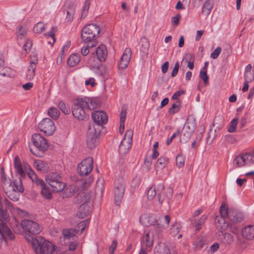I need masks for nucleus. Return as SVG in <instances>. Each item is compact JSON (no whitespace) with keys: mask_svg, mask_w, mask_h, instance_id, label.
Returning <instances> with one entry per match:
<instances>
[{"mask_svg":"<svg viewBox=\"0 0 254 254\" xmlns=\"http://www.w3.org/2000/svg\"><path fill=\"white\" fill-rule=\"evenodd\" d=\"M92 119L95 123L94 127H102L108 121V117L106 114L102 111H95L91 115Z\"/></svg>","mask_w":254,"mask_h":254,"instance_id":"ddd939ff","label":"nucleus"},{"mask_svg":"<svg viewBox=\"0 0 254 254\" xmlns=\"http://www.w3.org/2000/svg\"><path fill=\"white\" fill-rule=\"evenodd\" d=\"M84 44L81 49V54L83 56H87L89 53V49L95 47L97 45L89 43V42H82Z\"/></svg>","mask_w":254,"mask_h":254,"instance_id":"ea45409f","label":"nucleus"},{"mask_svg":"<svg viewBox=\"0 0 254 254\" xmlns=\"http://www.w3.org/2000/svg\"><path fill=\"white\" fill-rule=\"evenodd\" d=\"M93 168V159L91 157H88L78 164L77 171L80 176H86L92 171Z\"/></svg>","mask_w":254,"mask_h":254,"instance_id":"1a4fd4ad","label":"nucleus"},{"mask_svg":"<svg viewBox=\"0 0 254 254\" xmlns=\"http://www.w3.org/2000/svg\"><path fill=\"white\" fill-rule=\"evenodd\" d=\"M91 202L82 203L78 208L77 215L78 217L83 218L91 212Z\"/></svg>","mask_w":254,"mask_h":254,"instance_id":"dca6fc26","label":"nucleus"},{"mask_svg":"<svg viewBox=\"0 0 254 254\" xmlns=\"http://www.w3.org/2000/svg\"><path fill=\"white\" fill-rule=\"evenodd\" d=\"M90 195L89 194L84 192H81L77 195L75 201L76 203L80 204L83 203H89L90 202Z\"/></svg>","mask_w":254,"mask_h":254,"instance_id":"a878e982","label":"nucleus"},{"mask_svg":"<svg viewBox=\"0 0 254 254\" xmlns=\"http://www.w3.org/2000/svg\"><path fill=\"white\" fill-rule=\"evenodd\" d=\"M27 31L25 28H23L22 26H18V31L17 32V36H21L20 38H22V37L26 35Z\"/></svg>","mask_w":254,"mask_h":254,"instance_id":"0e129e2a","label":"nucleus"},{"mask_svg":"<svg viewBox=\"0 0 254 254\" xmlns=\"http://www.w3.org/2000/svg\"><path fill=\"white\" fill-rule=\"evenodd\" d=\"M127 110V106L126 105H124L122 108L121 112L120 113V122H125L126 119V116Z\"/></svg>","mask_w":254,"mask_h":254,"instance_id":"603ef678","label":"nucleus"},{"mask_svg":"<svg viewBox=\"0 0 254 254\" xmlns=\"http://www.w3.org/2000/svg\"><path fill=\"white\" fill-rule=\"evenodd\" d=\"M76 230L73 229H64L62 231V235L65 240H70L72 239L73 240H74V237H76L75 233Z\"/></svg>","mask_w":254,"mask_h":254,"instance_id":"2f4dec72","label":"nucleus"},{"mask_svg":"<svg viewBox=\"0 0 254 254\" xmlns=\"http://www.w3.org/2000/svg\"><path fill=\"white\" fill-rule=\"evenodd\" d=\"M225 218L217 216L215 219L216 226L220 231L226 230L229 227V223L226 222Z\"/></svg>","mask_w":254,"mask_h":254,"instance_id":"4be33fe9","label":"nucleus"},{"mask_svg":"<svg viewBox=\"0 0 254 254\" xmlns=\"http://www.w3.org/2000/svg\"><path fill=\"white\" fill-rule=\"evenodd\" d=\"M131 56V49L129 48H126L119 63L118 66L119 69H124L127 67Z\"/></svg>","mask_w":254,"mask_h":254,"instance_id":"4468645a","label":"nucleus"},{"mask_svg":"<svg viewBox=\"0 0 254 254\" xmlns=\"http://www.w3.org/2000/svg\"><path fill=\"white\" fill-rule=\"evenodd\" d=\"M48 184L52 188L53 190L56 192H61L65 187V184L63 183L62 180L48 183Z\"/></svg>","mask_w":254,"mask_h":254,"instance_id":"c85d7f7f","label":"nucleus"},{"mask_svg":"<svg viewBox=\"0 0 254 254\" xmlns=\"http://www.w3.org/2000/svg\"><path fill=\"white\" fill-rule=\"evenodd\" d=\"M48 115L54 120H57L59 118L60 112L55 107H51L48 111Z\"/></svg>","mask_w":254,"mask_h":254,"instance_id":"79ce46f5","label":"nucleus"},{"mask_svg":"<svg viewBox=\"0 0 254 254\" xmlns=\"http://www.w3.org/2000/svg\"><path fill=\"white\" fill-rule=\"evenodd\" d=\"M168 161V158L161 156L155 164L156 168L157 170H162L165 167V163Z\"/></svg>","mask_w":254,"mask_h":254,"instance_id":"a19ab883","label":"nucleus"},{"mask_svg":"<svg viewBox=\"0 0 254 254\" xmlns=\"http://www.w3.org/2000/svg\"><path fill=\"white\" fill-rule=\"evenodd\" d=\"M74 12V9L72 6L69 7L66 9L65 21L67 22L70 23L72 21Z\"/></svg>","mask_w":254,"mask_h":254,"instance_id":"09e8293b","label":"nucleus"},{"mask_svg":"<svg viewBox=\"0 0 254 254\" xmlns=\"http://www.w3.org/2000/svg\"><path fill=\"white\" fill-rule=\"evenodd\" d=\"M80 56L78 54H72L69 57L67 63L69 66L73 67L80 61Z\"/></svg>","mask_w":254,"mask_h":254,"instance_id":"7c9ffc66","label":"nucleus"},{"mask_svg":"<svg viewBox=\"0 0 254 254\" xmlns=\"http://www.w3.org/2000/svg\"><path fill=\"white\" fill-rule=\"evenodd\" d=\"M45 180L48 184L50 183H52L60 180H62V177L61 174L58 173L52 172L46 175Z\"/></svg>","mask_w":254,"mask_h":254,"instance_id":"cd10ccee","label":"nucleus"},{"mask_svg":"<svg viewBox=\"0 0 254 254\" xmlns=\"http://www.w3.org/2000/svg\"><path fill=\"white\" fill-rule=\"evenodd\" d=\"M97 106L98 103L94 99L88 97L77 98L73 105L72 113L76 119L83 121L88 117L85 112V109L92 110Z\"/></svg>","mask_w":254,"mask_h":254,"instance_id":"f257e3e1","label":"nucleus"},{"mask_svg":"<svg viewBox=\"0 0 254 254\" xmlns=\"http://www.w3.org/2000/svg\"><path fill=\"white\" fill-rule=\"evenodd\" d=\"M238 119L235 118L233 119L230 122L229 127L228 128V131L229 132H235L236 129V126L238 124Z\"/></svg>","mask_w":254,"mask_h":254,"instance_id":"3c124183","label":"nucleus"},{"mask_svg":"<svg viewBox=\"0 0 254 254\" xmlns=\"http://www.w3.org/2000/svg\"><path fill=\"white\" fill-rule=\"evenodd\" d=\"M58 107L61 111L65 115H69L70 113L69 107L63 101H60L58 104Z\"/></svg>","mask_w":254,"mask_h":254,"instance_id":"de8ad7c7","label":"nucleus"},{"mask_svg":"<svg viewBox=\"0 0 254 254\" xmlns=\"http://www.w3.org/2000/svg\"><path fill=\"white\" fill-rule=\"evenodd\" d=\"M254 162V155L251 153L241 154L235 157L234 164L237 167H240Z\"/></svg>","mask_w":254,"mask_h":254,"instance_id":"9d476101","label":"nucleus"},{"mask_svg":"<svg viewBox=\"0 0 254 254\" xmlns=\"http://www.w3.org/2000/svg\"><path fill=\"white\" fill-rule=\"evenodd\" d=\"M181 228L180 223L176 222L171 226L170 229V233L172 236L175 237L180 232Z\"/></svg>","mask_w":254,"mask_h":254,"instance_id":"37998d69","label":"nucleus"},{"mask_svg":"<svg viewBox=\"0 0 254 254\" xmlns=\"http://www.w3.org/2000/svg\"><path fill=\"white\" fill-rule=\"evenodd\" d=\"M41 194L46 199H50L52 197V194L46 184L45 187L41 188Z\"/></svg>","mask_w":254,"mask_h":254,"instance_id":"8fccbe9b","label":"nucleus"},{"mask_svg":"<svg viewBox=\"0 0 254 254\" xmlns=\"http://www.w3.org/2000/svg\"><path fill=\"white\" fill-rule=\"evenodd\" d=\"M213 7V3L210 0H206L203 4L202 13L205 16L208 15Z\"/></svg>","mask_w":254,"mask_h":254,"instance_id":"c9c22d12","label":"nucleus"},{"mask_svg":"<svg viewBox=\"0 0 254 254\" xmlns=\"http://www.w3.org/2000/svg\"><path fill=\"white\" fill-rule=\"evenodd\" d=\"M90 0H85L84 4L83 6V10L81 14L82 16H85L88 13V9L90 6Z\"/></svg>","mask_w":254,"mask_h":254,"instance_id":"bf43d9fd","label":"nucleus"},{"mask_svg":"<svg viewBox=\"0 0 254 254\" xmlns=\"http://www.w3.org/2000/svg\"><path fill=\"white\" fill-rule=\"evenodd\" d=\"M74 193L73 190L70 189H66L63 193V198H67L72 196Z\"/></svg>","mask_w":254,"mask_h":254,"instance_id":"338daca9","label":"nucleus"},{"mask_svg":"<svg viewBox=\"0 0 254 254\" xmlns=\"http://www.w3.org/2000/svg\"><path fill=\"white\" fill-rule=\"evenodd\" d=\"M12 70L8 67H4V60L3 55L0 54V75L3 77H10Z\"/></svg>","mask_w":254,"mask_h":254,"instance_id":"a211bd4d","label":"nucleus"},{"mask_svg":"<svg viewBox=\"0 0 254 254\" xmlns=\"http://www.w3.org/2000/svg\"><path fill=\"white\" fill-rule=\"evenodd\" d=\"M156 194V188L154 186H151L148 190L147 197L149 199H152Z\"/></svg>","mask_w":254,"mask_h":254,"instance_id":"5fc2aeb1","label":"nucleus"},{"mask_svg":"<svg viewBox=\"0 0 254 254\" xmlns=\"http://www.w3.org/2000/svg\"><path fill=\"white\" fill-rule=\"evenodd\" d=\"M192 134V133L183 127L181 132L180 133L181 142L183 143L187 142L190 138Z\"/></svg>","mask_w":254,"mask_h":254,"instance_id":"c756f323","label":"nucleus"},{"mask_svg":"<svg viewBox=\"0 0 254 254\" xmlns=\"http://www.w3.org/2000/svg\"><path fill=\"white\" fill-rule=\"evenodd\" d=\"M180 109V107L179 105H177L176 103H174L172 105V106L169 109L168 113L170 115H174L178 112Z\"/></svg>","mask_w":254,"mask_h":254,"instance_id":"4d7b16f0","label":"nucleus"},{"mask_svg":"<svg viewBox=\"0 0 254 254\" xmlns=\"http://www.w3.org/2000/svg\"><path fill=\"white\" fill-rule=\"evenodd\" d=\"M2 189L7 196L14 201H18L20 196L19 192H22L24 190L21 178L11 182L7 180L4 176H2Z\"/></svg>","mask_w":254,"mask_h":254,"instance_id":"f03ea898","label":"nucleus"},{"mask_svg":"<svg viewBox=\"0 0 254 254\" xmlns=\"http://www.w3.org/2000/svg\"><path fill=\"white\" fill-rule=\"evenodd\" d=\"M206 218V216L203 215L198 220H194L192 223V225L195 227L196 231H199L201 229V226L204 223Z\"/></svg>","mask_w":254,"mask_h":254,"instance_id":"58836bf2","label":"nucleus"},{"mask_svg":"<svg viewBox=\"0 0 254 254\" xmlns=\"http://www.w3.org/2000/svg\"><path fill=\"white\" fill-rule=\"evenodd\" d=\"M131 146V143L123 140L119 147V151L121 154H126Z\"/></svg>","mask_w":254,"mask_h":254,"instance_id":"473e14b6","label":"nucleus"},{"mask_svg":"<svg viewBox=\"0 0 254 254\" xmlns=\"http://www.w3.org/2000/svg\"><path fill=\"white\" fill-rule=\"evenodd\" d=\"M96 54L97 58L100 62L105 61L107 57V51L106 46L104 45L99 46L96 49Z\"/></svg>","mask_w":254,"mask_h":254,"instance_id":"412c9836","label":"nucleus"},{"mask_svg":"<svg viewBox=\"0 0 254 254\" xmlns=\"http://www.w3.org/2000/svg\"><path fill=\"white\" fill-rule=\"evenodd\" d=\"M220 217H222L224 218H227L229 217V209H228V207L226 206V204L224 202H223L220 208Z\"/></svg>","mask_w":254,"mask_h":254,"instance_id":"49530a36","label":"nucleus"},{"mask_svg":"<svg viewBox=\"0 0 254 254\" xmlns=\"http://www.w3.org/2000/svg\"><path fill=\"white\" fill-rule=\"evenodd\" d=\"M145 219L147 220V222L144 224L146 226L149 225H159V220L156 218V217L153 214H150L145 217Z\"/></svg>","mask_w":254,"mask_h":254,"instance_id":"4c0bfd02","label":"nucleus"},{"mask_svg":"<svg viewBox=\"0 0 254 254\" xmlns=\"http://www.w3.org/2000/svg\"><path fill=\"white\" fill-rule=\"evenodd\" d=\"M176 164L179 168L183 167L184 165L185 160L182 155H178L176 157Z\"/></svg>","mask_w":254,"mask_h":254,"instance_id":"e2e57ef3","label":"nucleus"},{"mask_svg":"<svg viewBox=\"0 0 254 254\" xmlns=\"http://www.w3.org/2000/svg\"><path fill=\"white\" fill-rule=\"evenodd\" d=\"M32 46V41L30 39H27L23 45V49L26 53L30 51Z\"/></svg>","mask_w":254,"mask_h":254,"instance_id":"052dcab7","label":"nucleus"},{"mask_svg":"<svg viewBox=\"0 0 254 254\" xmlns=\"http://www.w3.org/2000/svg\"><path fill=\"white\" fill-rule=\"evenodd\" d=\"M155 254H170L168 246L165 243L158 244L154 249Z\"/></svg>","mask_w":254,"mask_h":254,"instance_id":"bb28decb","label":"nucleus"},{"mask_svg":"<svg viewBox=\"0 0 254 254\" xmlns=\"http://www.w3.org/2000/svg\"><path fill=\"white\" fill-rule=\"evenodd\" d=\"M218 235L220 240L224 243L228 245L231 244L234 241L233 237L230 233L225 232L224 231H220Z\"/></svg>","mask_w":254,"mask_h":254,"instance_id":"b1692460","label":"nucleus"},{"mask_svg":"<svg viewBox=\"0 0 254 254\" xmlns=\"http://www.w3.org/2000/svg\"><path fill=\"white\" fill-rule=\"evenodd\" d=\"M164 219L165 222V225H162L161 224V222H159L160 223L159 225H154L155 226L154 227V230L153 231H154L156 232L157 234H159L161 231V229L168 227L170 221V217L169 215H165L164 216Z\"/></svg>","mask_w":254,"mask_h":254,"instance_id":"e433bc0d","label":"nucleus"},{"mask_svg":"<svg viewBox=\"0 0 254 254\" xmlns=\"http://www.w3.org/2000/svg\"><path fill=\"white\" fill-rule=\"evenodd\" d=\"M93 177L90 176L88 180H85L82 181V187L84 189L88 188L90 185V184L93 182Z\"/></svg>","mask_w":254,"mask_h":254,"instance_id":"774afa93","label":"nucleus"},{"mask_svg":"<svg viewBox=\"0 0 254 254\" xmlns=\"http://www.w3.org/2000/svg\"><path fill=\"white\" fill-rule=\"evenodd\" d=\"M245 81L252 82L254 79V74L252 71L245 72Z\"/></svg>","mask_w":254,"mask_h":254,"instance_id":"680f3d73","label":"nucleus"},{"mask_svg":"<svg viewBox=\"0 0 254 254\" xmlns=\"http://www.w3.org/2000/svg\"><path fill=\"white\" fill-rule=\"evenodd\" d=\"M152 231L150 230L149 232H145L141 238V243L142 245H145L147 247L150 248L153 246V232H152V236H150V233Z\"/></svg>","mask_w":254,"mask_h":254,"instance_id":"f3484780","label":"nucleus"},{"mask_svg":"<svg viewBox=\"0 0 254 254\" xmlns=\"http://www.w3.org/2000/svg\"><path fill=\"white\" fill-rule=\"evenodd\" d=\"M243 237L247 240H251L254 238V225H250L245 227L242 231Z\"/></svg>","mask_w":254,"mask_h":254,"instance_id":"6ab92c4d","label":"nucleus"},{"mask_svg":"<svg viewBox=\"0 0 254 254\" xmlns=\"http://www.w3.org/2000/svg\"><path fill=\"white\" fill-rule=\"evenodd\" d=\"M14 167L16 172L20 175L19 178L25 176V173L23 171L21 160L18 156H16L14 158Z\"/></svg>","mask_w":254,"mask_h":254,"instance_id":"5701e85b","label":"nucleus"},{"mask_svg":"<svg viewBox=\"0 0 254 254\" xmlns=\"http://www.w3.org/2000/svg\"><path fill=\"white\" fill-rule=\"evenodd\" d=\"M221 50L222 49L220 47L216 48V49L211 54V58L214 59L217 58L221 53Z\"/></svg>","mask_w":254,"mask_h":254,"instance_id":"69168bd1","label":"nucleus"},{"mask_svg":"<svg viewBox=\"0 0 254 254\" xmlns=\"http://www.w3.org/2000/svg\"><path fill=\"white\" fill-rule=\"evenodd\" d=\"M199 77L203 80L205 84H207L208 82V75L207 74V71L203 70H200L199 72Z\"/></svg>","mask_w":254,"mask_h":254,"instance_id":"6e6d98bb","label":"nucleus"},{"mask_svg":"<svg viewBox=\"0 0 254 254\" xmlns=\"http://www.w3.org/2000/svg\"><path fill=\"white\" fill-rule=\"evenodd\" d=\"M36 168L42 172H46L49 171V167L46 163L41 160H38L36 162Z\"/></svg>","mask_w":254,"mask_h":254,"instance_id":"c03bdc74","label":"nucleus"},{"mask_svg":"<svg viewBox=\"0 0 254 254\" xmlns=\"http://www.w3.org/2000/svg\"><path fill=\"white\" fill-rule=\"evenodd\" d=\"M159 186L162 190V191H160L157 195L159 203L161 204L169 203L173 196V189L170 187H168L166 190H164V186L163 184H160Z\"/></svg>","mask_w":254,"mask_h":254,"instance_id":"f8f14e48","label":"nucleus"},{"mask_svg":"<svg viewBox=\"0 0 254 254\" xmlns=\"http://www.w3.org/2000/svg\"><path fill=\"white\" fill-rule=\"evenodd\" d=\"M33 145L38 150V152H34L32 149H30L31 152L35 156L41 157L40 153H43L49 147L47 139L38 133H35L32 136Z\"/></svg>","mask_w":254,"mask_h":254,"instance_id":"39448f33","label":"nucleus"},{"mask_svg":"<svg viewBox=\"0 0 254 254\" xmlns=\"http://www.w3.org/2000/svg\"><path fill=\"white\" fill-rule=\"evenodd\" d=\"M32 247L37 254H51L55 251V246L40 236L32 238Z\"/></svg>","mask_w":254,"mask_h":254,"instance_id":"20e7f679","label":"nucleus"},{"mask_svg":"<svg viewBox=\"0 0 254 254\" xmlns=\"http://www.w3.org/2000/svg\"><path fill=\"white\" fill-rule=\"evenodd\" d=\"M114 198L116 205H119L124 195L126 185L122 179L117 180L115 182Z\"/></svg>","mask_w":254,"mask_h":254,"instance_id":"0eeeda50","label":"nucleus"},{"mask_svg":"<svg viewBox=\"0 0 254 254\" xmlns=\"http://www.w3.org/2000/svg\"><path fill=\"white\" fill-rule=\"evenodd\" d=\"M133 135V131L131 129H129L126 131L125 137L123 140L125 141L129 142L131 143L132 138Z\"/></svg>","mask_w":254,"mask_h":254,"instance_id":"13d9d810","label":"nucleus"},{"mask_svg":"<svg viewBox=\"0 0 254 254\" xmlns=\"http://www.w3.org/2000/svg\"><path fill=\"white\" fill-rule=\"evenodd\" d=\"M140 51L142 53V56H147L150 46L148 39L145 36H142L139 42Z\"/></svg>","mask_w":254,"mask_h":254,"instance_id":"aec40b11","label":"nucleus"},{"mask_svg":"<svg viewBox=\"0 0 254 254\" xmlns=\"http://www.w3.org/2000/svg\"><path fill=\"white\" fill-rule=\"evenodd\" d=\"M88 225V221L84 220L79 223L73 230H76V234H81Z\"/></svg>","mask_w":254,"mask_h":254,"instance_id":"a18cd8bd","label":"nucleus"},{"mask_svg":"<svg viewBox=\"0 0 254 254\" xmlns=\"http://www.w3.org/2000/svg\"><path fill=\"white\" fill-rule=\"evenodd\" d=\"M39 128L46 135H52L55 130L56 127L54 122L49 118L44 119L39 124Z\"/></svg>","mask_w":254,"mask_h":254,"instance_id":"9b49d317","label":"nucleus"},{"mask_svg":"<svg viewBox=\"0 0 254 254\" xmlns=\"http://www.w3.org/2000/svg\"><path fill=\"white\" fill-rule=\"evenodd\" d=\"M100 134V130H97L96 127L92 128L90 126L87 135V145L90 149L96 147L98 143V136Z\"/></svg>","mask_w":254,"mask_h":254,"instance_id":"6e6552de","label":"nucleus"},{"mask_svg":"<svg viewBox=\"0 0 254 254\" xmlns=\"http://www.w3.org/2000/svg\"><path fill=\"white\" fill-rule=\"evenodd\" d=\"M44 29L45 26L44 24L41 22H39L35 25L33 28V31L36 33H41Z\"/></svg>","mask_w":254,"mask_h":254,"instance_id":"864d4df0","label":"nucleus"},{"mask_svg":"<svg viewBox=\"0 0 254 254\" xmlns=\"http://www.w3.org/2000/svg\"><path fill=\"white\" fill-rule=\"evenodd\" d=\"M193 249L195 250H200L205 246V241L202 236L198 237L193 243Z\"/></svg>","mask_w":254,"mask_h":254,"instance_id":"72a5a7b5","label":"nucleus"},{"mask_svg":"<svg viewBox=\"0 0 254 254\" xmlns=\"http://www.w3.org/2000/svg\"><path fill=\"white\" fill-rule=\"evenodd\" d=\"M244 216L240 211L230 208L229 209V219L234 223L240 222L243 220Z\"/></svg>","mask_w":254,"mask_h":254,"instance_id":"2eb2a0df","label":"nucleus"},{"mask_svg":"<svg viewBox=\"0 0 254 254\" xmlns=\"http://www.w3.org/2000/svg\"><path fill=\"white\" fill-rule=\"evenodd\" d=\"M196 124L194 119H188L183 127L193 133L196 128Z\"/></svg>","mask_w":254,"mask_h":254,"instance_id":"f704fd0d","label":"nucleus"},{"mask_svg":"<svg viewBox=\"0 0 254 254\" xmlns=\"http://www.w3.org/2000/svg\"><path fill=\"white\" fill-rule=\"evenodd\" d=\"M27 175L29 178L32 180V181L37 186H40L41 188L45 187L46 184L44 182V181L42 179L38 178L37 175L34 173V172L30 170L27 173Z\"/></svg>","mask_w":254,"mask_h":254,"instance_id":"393cba45","label":"nucleus"},{"mask_svg":"<svg viewBox=\"0 0 254 254\" xmlns=\"http://www.w3.org/2000/svg\"><path fill=\"white\" fill-rule=\"evenodd\" d=\"M24 232L28 235H37L41 231L39 225L32 220L24 219L21 222Z\"/></svg>","mask_w":254,"mask_h":254,"instance_id":"423d86ee","label":"nucleus"},{"mask_svg":"<svg viewBox=\"0 0 254 254\" xmlns=\"http://www.w3.org/2000/svg\"><path fill=\"white\" fill-rule=\"evenodd\" d=\"M100 31V28L97 24L92 23L84 26L81 32L82 42L97 45Z\"/></svg>","mask_w":254,"mask_h":254,"instance_id":"7ed1b4c3","label":"nucleus"}]
</instances>
